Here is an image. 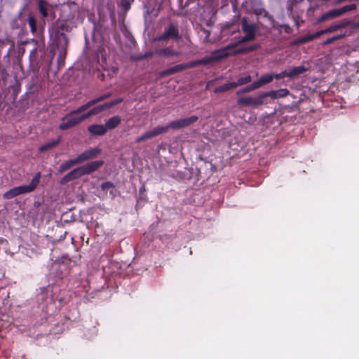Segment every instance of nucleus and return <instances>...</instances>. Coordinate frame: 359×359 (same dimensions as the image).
Returning a JSON list of instances; mask_svg holds the SVG:
<instances>
[{"instance_id": "nucleus-23", "label": "nucleus", "mask_w": 359, "mask_h": 359, "mask_svg": "<svg viewBox=\"0 0 359 359\" xmlns=\"http://www.w3.org/2000/svg\"><path fill=\"white\" fill-rule=\"evenodd\" d=\"M38 7L42 17L46 18L48 16V4L43 0H39Z\"/></svg>"}, {"instance_id": "nucleus-7", "label": "nucleus", "mask_w": 359, "mask_h": 359, "mask_svg": "<svg viewBox=\"0 0 359 359\" xmlns=\"http://www.w3.org/2000/svg\"><path fill=\"white\" fill-rule=\"evenodd\" d=\"M101 153V149L96 147L94 148H90V149L86 150L79 154L76 158L79 163L84 162L88 160L93 159L97 157Z\"/></svg>"}, {"instance_id": "nucleus-16", "label": "nucleus", "mask_w": 359, "mask_h": 359, "mask_svg": "<svg viewBox=\"0 0 359 359\" xmlns=\"http://www.w3.org/2000/svg\"><path fill=\"white\" fill-rule=\"evenodd\" d=\"M307 71V68L304 66H298L292 68L290 71H288V78L290 79H294L299 75L304 74Z\"/></svg>"}, {"instance_id": "nucleus-38", "label": "nucleus", "mask_w": 359, "mask_h": 359, "mask_svg": "<svg viewBox=\"0 0 359 359\" xmlns=\"http://www.w3.org/2000/svg\"><path fill=\"white\" fill-rule=\"evenodd\" d=\"M350 25V21L348 20L344 19L341 20L338 25L340 26V29L346 27Z\"/></svg>"}, {"instance_id": "nucleus-10", "label": "nucleus", "mask_w": 359, "mask_h": 359, "mask_svg": "<svg viewBox=\"0 0 359 359\" xmlns=\"http://www.w3.org/2000/svg\"><path fill=\"white\" fill-rule=\"evenodd\" d=\"M103 164H104V161L102 160H99V161H95L88 163L81 167L83 168L84 174L89 175L91 172L97 170L99 168L102 166Z\"/></svg>"}, {"instance_id": "nucleus-14", "label": "nucleus", "mask_w": 359, "mask_h": 359, "mask_svg": "<svg viewBox=\"0 0 359 359\" xmlns=\"http://www.w3.org/2000/svg\"><path fill=\"white\" fill-rule=\"evenodd\" d=\"M273 74H264L262 75L259 79L255 81L254 83L255 86H256L257 88H259L260 87L271 83L273 81Z\"/></svg>"}, {"instance_id": "nucleus-22", "label": "nucleus", "mask_w": 359, "mask_h": 359, "mask_svg": "<svg viewBox=\"0 0 359 359\" xmlns=\"http://www.w3.org/2000/svg\"><path fill=\"white\" fill-rule=\"evenodd\" d=\"M60 142V137H58L55 140H52L51 142H49L41 146L39 148V151L40 152H44L47 150H49V149H52L53 147H55L56 145H57Z\"/></svg>"}, {"instance_id": "nucleus-28", "label": "nucleus", "mask_w": 359, "mask_h": 359, "mask_svg": "<svg viewBox=\"0 0 359 359\" xmlns=\"http://www.w3.org/2000/svg\"><path fill=\"white\" fill-rule=\"evenodd\" d=\"M94 104H95V102H93L92 100L86 102L85 104L80 106L77 109L73 111L72 114H76L81 113Z\"/></svg>"}, {"instance_id": "nucleus-11", "label": "nucleus", "mask_w": 359, "mask_h": 359, "mask_svg": "<svg viewBox=\"0 0 359 359\" xmlns=\"http://www.w3.org/2000/svg\"><path fill=\"white\" fill-rule=\"evenodd\" d=\"M266 98L270 97L273 100L286 97L290 94V91L287 88H281L276 90L264 92Z\"/></svg>"}, {"instance_id": "nucleus-29", "label": "nucleus", "mask_w": 359, "mask_h": 359, "mask_svg": "<svg viewBox=\"0 0 359 359\" xmlns=\"http://www.w3.org/2000/svg\"><path fill=\"white\" fill-rule=\"evenodd\" d=\"M252 81V77L250 75H247L244 77H241L237 80V81H234L235 87L242 86Z\"/></svg>"}, {"instance_id": "nucleus-36", "label": "nucleus", "mask_w": 359, "mask_h": 359, "mask_svg": "<svg viewBox=\"0 0 359 359\" xmlns=\"http://www.w3.org/2000/svg\"><path fill=\"white\" fill-rule=\"evenodd\" d=\"M273 79L275 78L276 79H281L285 76L288 77V72L285 70L278 74H273Z\"/></svg>"}, {"instance_id": "nucleus-42", "label": "nucleus", "mask_w": 359, "mask_h": 359, "mask_svg": "<svg viewBox=\"0 0 359 359\" xmlns=\"http://www.w3.org/2000/svg\"><path fill=\"white\" fill-rule=\"evenodd\" d=\"M152 55H153V53H147V54H145L144 57H150V56H151Z\"/></svg>"}, {"instance_id": "nucleus-30", "label": "nucleus", "mask_w": 359, "mask_h": 359, "mask_svg": "<svg viewBox=\"0 0 359 359\" xmlns=\"http://www.w3.org/2000/svg\"><path fill=\"white\" fill-rule=\"evenodd\" d=\"M182 123L183 127H187L194 123L196 122L198 119V117L196 116H191L187 118H182Z\"/></svg>"}, {"instance_id": "nucleus-17", "label": "nucleus", "mask_w": 359, "mask_h": 359, "mask_svg": "<svg viewBox=\"0 0 359 359\" xmlns=\"http://www.w3.org/2000/svg\"><path fill=\"white\" fill-rule=\"evenodd\" d=\"M318 37V35L317 32H316L314 34H307L305 36H302L299 37V39H297V40H295L293 42V44L299 45V44H302V43H305L312 41Z\"/></svg>"}, {"instance_id": "nucleus-34", "label": "nucleus", "mask_w": 359, "mask_h": 359, "mask_svg": "<svg viewBox=\"0 0 359 359\" xmlns=\"http://www.w3.org/2000/svg\"><path fill=\"white\" fill-rule=\"evenodd\" d=\"M133 1L134 0H121L120 6L126 11H128L130 8V6Z\"/></svg>"}, {"instance_id": "nucleus-35", "label": "nucleus", "mask_w": 359, "mask_h": 359, "mask_svg": "<svg viewBox=\"0 0 359 359\" xmlns=\"http://www.w3.org/2000/svg\"><path fill=\"white\" fill-rule=\"evenodd\" d=\"M122 102H123L122 98H117V99L114 100L109 102L105 103V104H106V107H107V109H109V108L112 107L113 106L116 105Z\"/></svg>"}, {"instance_id": "nucleus-32", "label": "nucleus", "mask_w": 359, "mask_h": 359, "mask_svg": "<svg viewBox=\"0 0 359 359\" xmlns=\"http://www.w3.org/2000/svg\"><path fill=\"white\" fill-rule=\"evenodd\" d=\"M344 36H345V34H339V35H337V36L328 38L325 41H323V45L326 46V45L330 44L338 39H342Z\"/></svg>"}, {"instance_id": "nucleus-21", "label": "nucleus", "mask_w": 359, "mask_h": 359, "mask_svg": "<svg viewBox=\"0 0 359 359\" xmlns=\"http://www.w3.org/2000/svg\"><path fill=\"white\" fill-rule=\"evenodd\" d=\"M107 109V107H106L105 104H101V105H99V106L90 109L89 111L84 114L83 115L86 119L93 115L98 114L99 113L102 112V111H104Z\"/></svg>"}, {"instance_id": "nucleus-39", "label": "nucleus", "mask_w": 359, "mask_h": 359, "mask_svg": "<svg viewBox=\"0 0 359 359\" xmlns=\"http://www.w3.org/2000/svg\"><path fill=\"white\" fill-rule=\"evenodd\" d=\"M147 140V137H146L145 134L144 133L142 135H141V136L138 137L136 139L135 142H136L137 143H140V142H143V141H144V140Z\"/></svg>"}, {"instance_id": "nucleus-18", "label": "nucleus", "mask_w": 359, "mask_h": 359, "mask_svg": "<svg viewBox=\"0 0 359 359\" xmlns=\"http://www.w3.org/2000/svg\"><path fill=\"white\" fill-rule=\"evenodd\" d=\"M79 162L77 161V158H75L74 159H69L67 160L62 163L59 167V172L62 173L65 171L67 170L70 168H72L74 165L78 164Z\"/></svg>"}, {"instance_id": "nucleus-13", "label": "nucleus", "mask_w": 359, "mask_h": 359, "mask_svg": "<svg viewBox=\"0 0 359 359\" xmlns=\"http://www.w3.org/2000/svg\"><path fill=\"white\" fill-rule=\"evenodd\" d=\"M88 131L94 135H103L107 132V128L104 125L95 124L88 127Z\"/></svg>"}, {"instance_id": "nucleus-37", "label": "nucleus", "mask_w": 359, "mask_h": 359, "mask_svg": "<svg viewBox=\"0 0 359 359\" xmlns=\"http://www.w3.org/2000/svg\"><path fill=\"white\" fill-rule=\"evenodd\" d=\"M109 95H110L109 94H105L104 95H102L97 98L93 99V101L95 102V104L97 102H101V101L105 100L106 98L109 97Z\"/></svg>"}, {"instance_id": "nucleus-27", "label": "nucleus", "mask_w": 359, "mask_h": 359, "mask_svg": "<svg viewBox=\"0 0 359 359\" xmlns=\"http://www.w3.org/2000/svg\"><path fill=\"white\" fill-rule=\"evenodd\" d=\"M27 22L29 24V26L30 27L31 32L34 34L36 31V22L35 20V18L33 15L29 14Z\"/></svg>"}, {"instance_id": "nucleus-40", "label": "nucleus", "mask_w": 359, "mask_h": 359, "mask_svg": "<svg viewBox=\"0 0 359 359\" xmlns=\"http://www.w3.org/2000/svg\"><path fill=\"white\" fill-rule=\"evenodd\" d=\"M60 39L63 41L64 45L66 47L67 46V38L66 35L64 34H61Z\"/></svg>"}, {"instance_id": "nucleus-33", "label": "nucleus", "mask_w": 359, "mask_h": 359, "mask_svg": "<svg viewBox=\"0 0 359 359\" xmlns=\"http://www.w3.org/2000/svg\"><path fill=\"white\" fill-rule=\"evenodd\" d=\"M255 89H257V88L256 86H255V83L253 82L251 85H249V86L241 89L240 90H238L237 92V94L240 95L241 93H248V92L252 91Z\"/></svg>"}, {"instance_id": "nucleus-24", "label": "nucleus", "mask_w": 359, "mask_h": 359, "mask_svg": "<svg viewBox=\"0 0 359 359\" xmlns=\"http://www.w3.org/2000/svg\"><path fill=\"white\" fill-rule=\"evenodd\" d=\"M235 88L236 87H235V84L233 83V82H229V83H226L222 86H220L219 87H217L215 89V93H222V92H225V91H227L229 90H231V89H233Z\"/></svg>"}, {"instance_id": "nucleus-8", "label": "nucleus", "mask_w": 359, "mask_h": 359, "mask_svg": "<svg viewBox=\"0 0 359 359\" xmlns=\"http://www.w3.org/2000/svg\"><path fill=\"white\" fill-rule=\"evenodd\" d=\"M83 175H85V174L81 166L74 168L62 178L61 184L78 179Z\"/></svg>"}, {"instance_id": "nucleus-3", "label": "nucleus", "mask_w": 359, "mask_h": 359, "mask_svg": "<svg viewBox=\"0 0 359 359\" xmlns=\"http://www.w3.org/2000/svg\"><path fill=\"white\" fill-rule=\"evenodd\" d=\"M212 61L217 62L218 60H215V59L212 58V53L211 56L210 57L203 58L201 60L191 62H189L187 64H180V65H175L172 67H170V68L166 69L165 71L161 73V75L166 76V75L173 74L175 73L181 72L187 68H191V67H194L201 65V64H208Z\"/></svg>"}, {"instance_id": "nucleus-20", "label": "nucleus", "mask_w": 359, "mask_h": 359, "mask_svg": "<svg viewBox=\"0 0 359 359\" xmlns=\"http://www.w3.org/2000/svg\"><path fill=\"white\" fill-rule=\"evenodd\" d=\"M156 54L161 55L166 57L170 56H178L180 55V52L177 50H173L170 48H165L162 49H159L156 51Z\"/></svg>"}, {"instance_id": "nucleus-6", "label": "nucleus", "mask_w": 359, "mask_h": 359, "mask_svg": "<svg viewBox=\"0 0 359 359\" xmlns=\"http://www.w3.org/2000/svg\"><path fill=\"white\" fill-rule=\"evenodd\" d=\"M86 119L83 114L75 116V114L70 113L69 115L62 118L63 122L60 125L61 130H67L74 126H76Z\"/></svg>"}, {"instance_id": "nucleus-26", "label": "nucleus", "mask_w": 359, "mask_h": 359, "mask_svg": "<svg viewBox=\"0 0 359 359\" xmlns=\"http://www.w3.org/2000/svg\"><path fill=\"white\" fill-rule=\"evenodd\" d=\"M339 29H340V26H339L338 24H337V25H332L325 29L318 31V32H317V34L319 37L320 36H321L323 34H327V33H332V32H334Z\"/></svg>"}, {"instance_id": "nucleus-15", "label": "nucleus", "mask_w": 359, "mask_h": 359, "mask_svg": "<svg viewBox=\"0 0 359 359\" xmlns=\"http://www.w3.org/2000/svg\"><path fill=\"white\" fill-rule=\"evenodd\" d=\"M339 16V12L337 9H332L324 14H323L318 20L317 22L320 23L329 19H332L336 17Z\"/></svg>"}, {"instance_id": "nucleus-4", "label": "nucleus", "mask_w": 359, "mask_h": 359, "mask_svg": "<svg viewBox=\"0 0 359 359\" xmlns=\"http://www.w3.org/2000/svg\"><path fill=\"white\" fill-rule=\"evenodd\" d=\"M243 6L246 7L248 9L249 8L250 11L253 12L255 15L260 16L264 15L266 18L270 22V25L272 27H274V20L273 18L269 15V13L263 8L262 4L259 0H247Z\"/></svg>"}, {"instance_id": "nucleus-2", "label": "nucleus", "mask_w": 359, "mask_h": 359, "mask_svg": "<svg viewBox=\"0 0 359 359\" xmlns=\"http://www.w3.org/2000/svg\"><path fill=\"white\" fill-rule=\"evenodd\" d=\"M41 175L36 172L32 177L31 182L27 185H21L11 189L4 194V198L9 200L19 195L29 194L33 192L38 187L40 182Z\"/></svg>"}, {"instance_id": "nucleus-31", "label": "nucleus", "mask_w": 359, "mask_h": 359, "mask_svg": "<svg viewBox=\"0 0 359 359\" xmlns=\"http://www.w3.org/2000/svg\"><path fill=\"white\" fill-rule=\"evenodd\" d=\"M355 8H356V6L355 4H351V5L344 6L341 8H338L337 10H338V12H339V14L340 16L342 14H344L348 11L355 9Z\"/></svg>"}, {"instance_id": "nucleus-19", "label": "nucleus", "mask_w": 359, "mask_h": 359, "mask_svg": "<svg viewBox=\"0 0 359 359\" xmlns=\"http://www.w3.org/2000/svg\"><path fill=\"white\" fill-rule=\"evenodd\" d=\"M121 118L118 116H114L110 118L105 123V127L107 129L111 130L115 128L121 123Z\"/></svg>"}, {"instance_id": "nucleus-5", "label": "nucleus", "mask_w": 359, "mask_h": 359, "mask_svg": "<svg viewBox=\"0 0 359 359\" xmlns=\"http://www.w3.org/2000/svg\"><path fill=\"white\" fill-rule=\"evenodd\" d=\"M238 104L243 106L258 107L269 102L266 100L265 93H262L257 96H246L240 97Z\"/></svg>"}, {"instance_id": "nucleus-1", "label": "nucleus", "mask_w": 359, "mask_h": 359, "mask_svg": "<svg viewBox=\"0 0 359 359\" xmlns=\"http://www.w3.org/2000/svg\"><path fill=\"white\" fill-rule=\"evenodd\" d=\"M242 28L245 36H236L234 41L229 43L226 46L212 52V58L215 60H221L230 55H236L238 54H244L251 52L257 48L256 46H250L245 48H238V45L252 41L255 37L256 27L254 24L249 23L246 18L242 19Z\"/></svg>"}, {"instance_id": "nucleus-43", "label": "nucleus", "mask_w": 359, "mask_h": 359, "mask_svg": "<svg viewBox=\"0 0 359 359\" xmlns=\"http://www.w3.org/2000/svg\"><path fill=\"white\" fill-rule=\"evenodd\" d=\"M194 1H195V0H187V2H189V3H192V2H194Z\"/></svg>"}, {"instance_id": "nucleus-41", "label": "nucleus", "mask_w": 359, "mask_h": 359, "mask_svg": "<svg viewBox=\"0 0 359 359\" xmlns=\"http://www.w3.org/2000/svg\"><path fill=\"white\" fill-rule=\"evenodd\" d=\"M292 1V0H289L288 2H287V4H288V7H287V9L288 10H292V8H290V3Z\"/></svg>"}, {"instance_id": "nucleus-25", "label": "nucleus", "mask_w": 359, "mask_h": 359, "mask_svg": "<svg viewBox=\"0 0 359 359\" xmlns=\"http://www.w3.org/2000/svg\"><path fill=\"white\" fill-rule=\"evenodd\" d=\"M164 127H168V130L170 128H172L174 130H178V129L182 128H184L183 123H182V119L172 121L169 124L164 126Z\"/></svg>"}, {"instance_id": "nucleus-9", "label": "nucleus", "mask_w": 359, "mask_h": 359, "mask_svg": "<svg viewBox=\"0 0 359 359\" xmlns=\"http://www.w3.org/2000/svg\"><path fill=\"white\" fill-rule=\"evenodd\" d=\"M178 29L173 25H170L168 29L165 31V32L156 38V41H164L168 39V38H178Z\"/></svg>"}, {"instance_id": "nucleus-12", "label": "nucleus", "mask_w": 359, "mask_h": 359, "mask_svg": "<svg viewBox=\"0 0 359 359\" xmlns=\"http://www.w3.org/2000/svg\"><path fill=\"white\" fill-rule=\"evenodd\" d=\"M168 132V127H164V126H158L155 127L151 130H149L144 133L147 140L151 139L156 136H158L161 134L165 133Z\"/></svg>"}]
</instances>
